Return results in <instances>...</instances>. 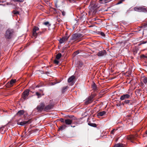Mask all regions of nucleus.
<instances>
[{"label":"nucleus","mask_w":147,"mask_h":147,"mask_svg":"<svg viewBox=\"0 0 147 147\" xmlns=\"http://www.w3.org/2000/svg\"><path fill=\"white\" fill-rule=\"evenodd\" d=\"M63 37L64 38L66 41H67L69 38V36H64Z\"/></svg>","instance_id":"nucleus-35"},{"label":"nucleus","mask_w":147,"mask_h":147,"mask_svg":"<svg viewBox=\"0 0 147 147\" xmlns=\"http://www.w3.org/2000/svg\"><path fill=\"white\" fill-rule=\"evenodd\" d=\"M67 117L70 118H72V120H76V117H74V115H68L67 116Z\"/></svg>","instance_id":"nucleus-27"},{"label":"nucleus","mask_w":147,"mask_h":147,"mask_svg":"<svg viewBox=\"0 0 147 147\" xmlns=\"http://www.w3.org/2000/svg\"><path fill=\"white\" fill-rule=\"evenodd\" d=\"M79 53V51L78 50L76 51H75L74 52V55H77Z\"/></svg>","instance_id":"nucleus-34"},{"label":"nucleus","mask_w":147,"mask_h":147,"mask_svg":"<svg viewBox=\"0 0 147 147\" xmlns=\"http://www.w3.org/2000/svg\"><path fill=\"white\" fill-rule=\"evenodd\" d=\"M7 5H11V3H7Z\"/></svg>","instance_id":"nucleus-48"},{"label":"nucleus","mask_w":147,"mask_h":147,"mask_svg":"<svg viewBox=\"0 0 147 147\" xmlns=\"http://www.w3.org/2000/svg\"><path fill=\"white\" fill-rule=\"evenodd\" d=\"M93 97L90 96L88 98H86L84 100V102L86 105H88L91 103L92 101V99Z\"/></svg>","instance_id":"nucleus-11"},{"label":"nucleus","mask_w":147,"mask_h":147,"mask_svg":"<svg viewBox=\"0 0 147 147\" xmlns=\"http://www.w3.org/2000/svg\"><path fill=\"white\" fill-rule=\"evenodd\" d=\"M68 1L70 3H74L76 2V1L74 0H68Z\"/></svg>","instance_id":"nucleus-39"},{"label":"nucleus","mask_w":147,"mask_h":147,"mask_svg":"<svg viewBox=\"0 0 147 147\" xmlns=\"http://www.w3.org/2000/svg\"><path fill=\"white\" fill-rule=\"evenodd\" d=\"M40 90V91H42V90Z\"/></svg>","instance_id":"nucleus-55"},{"label":"nucleus","mask_w":147,"mask_h":147,"mask_svg":"<svg viewBox=\"0 0 147 147\" xmlns=\"http://www.w3.org/2000/svg\"><path fill=\"white\" fill-rule=\"evenodd\" d=\"M106 53L107 52L105 50H103L99 51L97 53V55L98 57H102L105 56L106 55Z\"/></svg>","instance_id":"nucleus-10"},{"label":"nucleus","mask_w":147,"mask_h":147,"mask_svg":"<svg viewBox=\"0 0 147 147\" xmlns=\"http://www.w3.org/2000/svg\"><path fill=\"white\" fill-rule=\"evenodd\" d=\"M111 1V0H104L105 3Z\"/></svg>","instance_id":"nucleus-45"},{"label":"nucleus","mask_w":147,"mask_h":147,"mask_svg":"<svg viewBox=\"0 0 147 147\" xmlns=\"http://www.w3.org/2000/svg\"><path fill=\"white\" fill-rule=\"evenodd\" d=\"M106 112L105 111H103L98 113L97 114L98 116H102L106 114Z\"/></svg>","instance_id":"nucleus-21"},{"label":"nucleus","mask_w":147,"mask_h":147,"mask_svg":"<svg viewBox=\"0 0 147 147\" xmlns=\"http://www.w3.org/2000/svg\"><path fill=\"white\" fill-rule=\"evenodd\" d=\"M40 87V85H37V86H36V87H38V88H39V87Z\"/></svg>","instance_id":"nucleus-50"},{"label":"nucleus","mask_w":147,"mask_h":147,"mask_svg":"<svg viewBox=\"0 0 147 147\" xmlns=\"http://www.w3.org/2000/svg\"><path fill=\"white\" fill-rule=\"evenodd\" d=\"M100 0V1H102L103 0Z\"/></svg>","instance_id":"nucleus-56"},{"label":"nucleus","mask_w":147,"mask_h":147,"mask_svg":"<svg viewBox=\"0 0 147 147\" xmlns=\"http://www.w3.org/2000/svg\"><path fill=\"white\" fill-rule=\"evenodd\" d=\"M83 35L80 33H75L72 35L71 36V40L76 41L78 40L79 38L83 37Z\"/></svg>","instance_id":"nucleus-2"},{"label":"nucleus","mask_w":147,"mask_h":147,"mask_svg":"<svg viewBox=\"0 0 147 147\" xmlns=\"http://www.w3.org/2000/svg\"><path fill=\"white\" fill-rule=\"evenodd\" d=\"M29 90L27 89L23 92L22 97L24 100L28 98L27 97L29 94Z\"/></svg>","instance_id":"nucleus-7"},{"label":"nucleus","mask_w":147,"mask_h":147,"mask_svg":"<svg viewBox=\"0 0 147 147\" xmlns=\"http://www.w3.org/2000/svg\"><path fill=\"white\" fill-rule=\"evenodd\" d=\"M16 81V79H11L10 82H8L5 86L7 88H10L13 86Z\"/></svg>","instance_id":"nucleus-5"},{"label":"nucleus","mask_w":147,"mask_h":147,"mask_svg":"<svg viewBox=\"0 0 147 147\" xmlns=\"http://www.w3.org/2000/svg\"><path fill=\"white\" fill-rule=\"evenodd\" d=\"M52 85H55V84H53Z\"/></svg>","instance_id":"nucleus-57"},{"label":"nucleus","mask_w":147,"mask_h":147,"mask_svg":"<svg viewBox=\"0 0 147 147\" xmlns=\"http://www.w3.org/2000/svg\"><path fill=\"white\" fill-rule=\"evenodd\" d=\"M32 121V120L31 119H29L27 120L18 122V123H17V124L21 126H23L26 124H28L30 123Z\"/></svg>","instance_id":"nucleus-3"},{"label":"nucleus","mask_w":147,"mask_h":147,"mask_svg":"<svg viewBox=\"0 0 147 147\" xmlns=\"http://www.w3.org/2000/svg\"><path fill=\"white\" fill-rule=\"evenodd\" d=\"M92 87L93 89L94 90H96L97 89V86L94 82H93V84L92 85Z\"/></svg>","instance_id":"nucleus-22"},{"label":"nucleus","mask_w":147,"mask_h":147,"mask_svg":"<svg viewBox=\"0 0 147 147\" xmlns=\"http://www.w3.org/2000/svg\"><path fill=\"white\" fill-rule=\"evenodd\" d=\"M116 130H117L116 129H113L111 131V134H114L115 131H116Z\"/></svg>","instance_id":"nucleus-37"},{"label":"nucleus","mask_w":147,"mask_h":147,"mask_svg":"<svg viewBox=\"0 0 147 147\" xmlns=\"http://www.w3.org/2000/svg\"><path fill=\"white\" fill-rule=\"evenodd\" d=\"M143 34H144V32H143Z\"/></svg>","instance_id":"nucleus-59"},{"label":"nucleus","mask_w":147,"mask_h":147,"mask_svg":"<svg viewBox=\"0 0 147 147\" xmlns=\"http://www.w3.org/2000/svg\"><path fill=\"white\" fill-rule=\"evenodd\" d=\"M90 7L92 9H94L98 7L97 5L96 4H93L90 5Z\"/></svg>","instance_id":"nucleus-17"},{"label":"nucleus","mask_w":147,"mask_h":147,"mask_svg":"<svg viewBox=\"0 0 147 147\" xmlns=\"http://www.w3.org/2000/svg\"><path fill=\"white\" fill-rule=\"evenodd\" d=\"M72 120L67 119L65 120V123L66 125H71L72 123Z\"/></svg>","instance_id":"nucleus-15"},{"label":"nucleus","mask_w":147,"mask_h":147,"mask_svg":"<svg viewBox=\"0 0 147 147\" xmlns=\"http://www.w3.org/2000/svg\"><path fill=\"white\" fill-rule=\"evenodd\" d=\"M53 106L52 105H48L44 107V111H48L51 109L53 108Z\"/></svg>","instance_id":"nucleus-13"},{"label":"nucleus","mask_w":147,"mask_h":147,"mask_svg":"<svg viewBox=\"0 0 147 147\" xmlns=\"http://www.w3.org/2000/svg\"><path fill=\"white\" fill-rule=\"evenodd\" d=\"M1 129V128L0 127V130Z\"/></svg>","instance_id":"nucleus-58"},{"label":"nucleus","mask_w":147,"mask_h":147,"mask_svg":"<svg viewBox=\"0 0 147 147\" xmlns=\"http://www.w3.org/2000/svg\"><path fill=\"white\" fill-rule=\"evenodd\" d=\"M2 2L1 0H0V3H1Z\"/></svg>","instance_id":"nucleus-54"},{"label":"nucleus","mask_w":147,"mask_h":147,"mask_svg":"<svg viewBox=\"0 0 147 147\" xmlns=\"http://www.w3.org/2000/svg\"><path fill=\"white\" fill-rule=\"evenodd\" d=\"M13 29L9 28L8 29L6 32L5 35V38L7 39H11L13 35Z\"/></svg>","instance_id":"nucleus-1"},{"label":"nucleus","mask_w":147,"mask_h":147,"mask_svg":"<svg viewBox=\"0 0 147 147\" xmlns=\"http://www.w3.org/2000/svg\"><path fill=\"white\" fill-rule=\"evenodd\" d=\"M45 105L44 103H40V105H38L36 108L38 111L41 112L44 109Z\"/></svg>","instance_id":"nucleus-4"},{"label":"nucleus","mask_w":147,"mask_h":147,"mask_svg":"<svg viewBox=\"0 0 147 147\" xmlns=\"http://www.w3.org/2000/svg\"><path fill=\"white\" fill-rule=\"evenodd\" d=\"M125 0H119L118 2L116 4L117 5H118V4H119L121 3H122V2L124 1Z\"/></svg>","instance_id":"nucleus-33"},{"label":"nucleus","mask_w":147,"mask_h":147,"mask_svg":"<svg viewBox=\"0 0 147 147\" xmlns=\"http://www.w3.org/2000/svg\"><path fill=\"white\" fill-rule=\"evenodd\" d=\"M74 123L75 124H78V123L77 122H74Z\"/></svg>","instance_id":"nucleus-47"},{"label":"nucleus","mask_w":147,"mask_h":147,"mask_svg":"<svg viewBox=\"0 0 147 147\" xmlns=\"http://www.w3.org/2000/svg\"><path fill=\"white\" fill-rule=\"evenodd\" d=\"M59 121H61V122L65 123V120H64V119L63 118H61L59 119Z\"/></svg>","instance_id":"nucleus-41"},{"label":"nucleus","mask_w":147,"mask_h":147,"mask_svg":"<svg viewBox=\"0 0 147 147\" xmlns=\"http://www.w3.org/2000/svg\"><path fill=\"white\" fill-rule=\"evenodd\" d=\"M130 98V95L128 94H123L121 95L120 97V100H126L127 99Z\"/></svg>","instance_id":"nucleus-9"},{"label":"nucleus","mask_w":147,"mask_h":147,"mask_svg":"<svg viewBox=\"0 0 147 147\" xmlns=\"http://www.w3.org/2000/svg\"><path fill=\"white\" fill-rule=\"evenodd\" d=\"M88 124L89 125L94 127H96L97 126V125L96 124L92 123L90 122L89 121L88 122Z\"/></svg>","instance_id":"nucleus-19"},{"label":"nucleus","mask_w":147,"mask_h":147,"mask_svg":"<svg viewBox=\"0 0 147 147\" xmlns=\"http://www.w3.org/2000/svg\"><path fill=\"white\" fill-rule=\"evenodd\" d=\"M62 56L61 53H58L56 56V59H59Z\"/></svg>","instance_id":"nucleus-26"},{"label":"nucleus","mask_w":147,"mask_h":147,"mask_svg":"<svg viewBox=\"0 0 147 147\" xmlns=\"http://www.w3.org/2000/svg\"><path fill=\"white\" fill-rule=\"evenodd\" d=\"M36 95L37 96L38 98H39L42 96L41 94L38 92H36Z\"/></svg>","instance_id":"nucleus-29"},{"label":"nucleus","mask_w":147,"mask_h":147,"mask_svg":"<svg viewBox=\"0 0 147 147\" xmlns=\"http://www.w3.org/2000/svg\"><path fill=\"white\" fill-rule=\"evenodd\" d=\"M74 78V76H72L68 79V82L69 83H71V84H69L70 85H73L74 84V82L73 81V80Z\"/></svg>","instance_id":"nucleus-12"},{"label":"nucleus","mask_w":147,"mask_h":147,"mask_svg":"<svg viewBox=\"0 0 147 147\" xmlns=\"http://www.w3.org/2000/svg\"><path fill=\"white\" fill-rule=\"evenodd\" d=\"M71 126L72 127H75V126H73L72 125H71Z\"/></svg>","instance_id":"nucleus-51"},{"label":"nucleus","mask_w":147,"mask_h":147,"mask_svg":"<svg viewBox=\"0 0 147 147\" xmlns=\"http://www.w3.org/2000/svg\"><path fill=\"white\" fill-rule=\"evenodd\" d=\"M1 88H0V89H1Z\"/></svg>","instance_id":"nucleus-60"},{"label":"nucleus","mask_w":147,"mask_h":147,"mask_svg":"<svg viewBox=\"0 0 147 147\" xmlns=\"http://www.w3.org/2000/svg\"><path fill=\"white\" fill-rule=\"evenodd\" d=\"M68 88H69V87L68 86L63 87L62 89V90H61L62 92L63 93H64L65 91H66V89H68Z\"/></svg>","instance_id":"nucleus-20"},{"label":"nucleus","mask_w":147,"mask_h":147,"mask_svg":"<svg viewBox=\"0 0 147 147\" xmlns=\"http://www.w3.org/2000/svg\"><path fill=\"white\" fill-rule=\"evenodd\" d=\"M54 63L55 64L58 65L59 63V61L57 60H54Z\"/></svg>","instance_id":"nucleus-40"},{"label":"nucleus","mask_w":147,"mask_h":147,"mask_svg":"<svg viewBox=\"0 0 147 147\" xmlns=\"http://www.w3.org/2000/svg\"><path fill=\"white\" fill-rule=\"evenodd\" d=\"M46 74L47 75H48V74H49V72H48L47 71V72H46Z\"/></svg>","instance_id":"nucleus-49"},{"label":"nucleus","mask_w":147,"mask_h":147,"mask_svg":"<svg viewBox=\"0 0 147 147\" xmlns=\"http://www.w3.org/2000/svg\"><path fill=\"white\" fill-rule=\"evenodd\" d=\"M24 0H11V1L14 2H22L24 1Z\"/></svg>","instance_id":"nucleus-30"},{"label":"nucleus","mask_w":147,"mask_h":147,"mask_svg":"<svg viewBox=\"0 0 147 147\" xmlns=\"http://www.w3.org/2000/svg\"><path fill=\"white\" fill-rule=\"evenodd\" d=\"M134 10L135 11L139 12H145L146 11V9L143 7H135L134 8Z\"/></svg>","instance_id":"nucleus-6"},{"label":"nucleus","mask_w":147,"mask_h":147,"mask_svg":"<svg viewBox=\"0 0 147 147\" xmlns=\"http://www.w3.org/2000/svg\"><path fill=\"white\" fill-rule=\"evenodd\" d=\"M83 65V63L81 61H79L78 63V67H81Z\"/></svg>","instance_id":"nucleus-23"},{"label":"nucleus","mask_w":147,"mask_h":147,"mask_svg":"<svg viewBox=\"0 0 147 147\" xmlns=\"http://www.w3.org/2000/svg\"><path fill=\"white\" fill-rule=\"evenodd\" d=\"M24 113V110H20L18 111L17 113V115H18L21 116L23 115Z\"/></svg>","instance_id":"nucleus-16"},{"label":"nucleus","mask_w":147,"mask_h":147,"mask_svg":"<svg viewBox=\"0 0 147 147\" xmlns=\"http://www.w3.org/2000/svg\"><path fill=\"white\" fill-rule=\"evenodd\" d=\"M39 28L37 26H34L32 30V35L35 38L37 36L38 33L37 31L39 30Z\"/></svg>","instance_id":"nucleus-8"},{"label":"nucleus","mask_w":147,"mask_h":147,"mask_svg":"<svg viewBox=\"0 0 147 147\" xmlns=\"http://www.w3.org/2000/svg\"><path fill=\"white\" fill-rule=\"evenodd\" d=\"M66 41L64 39L63 37L61 38H60L59 40V43L61 44H62L63 43H64Z\"/></svg>","instance_id":"nucleus-25"},{"label":"nucleus","mask_w":147,"mask_h":147,"mask_svg":"<svg viewBox=\"0 0 147 147\" xmlns=\"http://www.w3.org/2000/svg\"><path fill=\"white\" fill-rule=\"evenodd\" d=\"M94 20H96V18H94Z\"/></svg>","instance_id":"nucleus-53"},{"label":"nucleus","mask_w":147,"mask_h":147,"mask_svg":"<svg viewBox=\"0 0 147 147\" xmlns=\"http://www.w3.org/2000/svg\"><path fill=\"white\" fill-rule=\"evenodd\" d=\"M114 147H123V145L122 144L118 143L115 144Z\"/></svg>","instance_id":"nucleus-24"},{"label":"nucleus","mask_w":147,"mask_h":147,"mask_svg":"<svg viewBox=\"0 0 147 147\" xmlns=\"http://www.w3.org/2000/svg\"><path fill=\"white\" fill-rule=\"evenodd\" d=\"M57 2H58V0H56V1H55V7L57 8L58 7L57 6ZM58 7H59V6H58Z\"/></svg>","instance_id":"nucleus-43"},{"label":"nucleus","mask_w":147,"mask_h":147,"mask_svg":"<svg viewBox=\"0 0 147 147\" xmlns=\"http://www.w3.org/2000/svg\"><path fill=\"white\" fill-rule=\"evenodd\" d=\"M65 127H66V126L65 125L61 126L60 127H59V129L60 130H63L64 129H65Z\"/></svg>","instance_id":"nucleus-31"},{"label":"nucleus","mask_w":147,"mask_h":147,"mask_svg":"<svg viewBox=\"0 0 147 147\" xmlns=\"http://www.w3.org/2000/svg\"><path fill=\"white\" fill-rule=\"evenodd\" d=\"M146 134H147V130L146 131Z\"/></svg>","instance_id":"nucleus-52"},{"label":"nucleus","mask_w":147,"mask_h":147,"mask_svg":"<svg viewBox=\"0 0 147 147\" xmlns=\"http://www.w3.org/2000/svg\"><path fill=\"white\" fill-rule=\"evenodd\" d=\"M134 102L131 100H126L124 101L123 104H126L129 105H133Z\"/></svg>","instance_id":"nucleus-14"},{"label":"nucleus","mask_w":147,"mask_h":147,"mask_svg":"<svg viewBox=\"0 0 147 147\" xmlns=\"http://www.w3.org/2000/svg\"><path fill=\"white\" fill-rule=\"evenodd\" d=\"M143 82L145 84H147V77H143L142 78Z\"/></svg>","instance_id":"nucleus-18"},{"label":"nucleus","mask_w":147,"mask_h":147,"mask_svg":"<svg viewBox=\"0 0 147 147\" xmlns=\"http://www.w3.org/2000/svg\"><path fill=\"white\" fill-rule=\"evenodd\" d=\"M61 11L62 13V15L63 16H65V12L64 11L61 10Z\"/></svg>","instance_id":"nucleus-38"},{"label":"nucleus","mask_w":147,"mask_h":147,"mask_svg":"<svg viewBox=\"0 0 147 147\" xmlns=\"http://www.w3.org/2000/svg\"><path fill=\"white\" fill-rule=\"evenodd\" d=\"M13 14L15 15H16L17 14H18L19 13V12L18 11H13Z\"/></svg>","instance_id":"nucleus-36"},{"label":"nucleus","mask_w":147,"mask_h":147,"mask_svg":"<svg viewBox=\"0 0 147 147\" xmlns=\"http://www.w3.org/2000/svg\"><path fill=\"white\" fill-rule=\"evenodd\" d=\"M65 3V1H64V0H63L62 2V5H63Z\"/></svg>","instance_id":"nucleus-46"},{"label":"nucleus","mask_w":147,"mask_h":147,"mask_svg":"<svg viewBox=\"0 0 147 147\" xmlns=\"http://www.w3.org/2000/svg\"><path fill=\"white\" fill-rule=\"evenodd\" d=\"M98 34H100L101 35L103 36H105V34L104 32L101 31H99L98 32Z\"/></svg>","instance_id":"nucleus-32"},{"label":"nucleus","mask_w":147,"mask_h":147,"mask_svg":"<svg viewBox=\"0 0 147 147\" xmlns=\"http://www.w3.org/2000/svg\"><path fill=\"white\" fill-rule=\"evenodd\" d=\"M22 119L21 118H20L18 119L17 120V123H18V122H20L21 121H22Z\"/></svg>","instance_id":"nucleus-42"},{"label":"nucleus","mask_w":147,"mask_h":147,"mask_svg":"<svg viewBox=\"0 0 147 147\" xmlns=\"http://www.w3.org/2000/svg\"><path fill=\"white\" fill-rule=\"evenodd\" d=\"M43 24L46 25L48 27H49L51 26V24H50L48 22H44L43 23Z\"/></svg>","instance_id":"nucleus-28"},{"label":"nucleus","mask_w":147,"mask_h":147,"mask_svg":"<svg viewBox=\"0 0 147 147\" xmlns=\"http://www.w3.org/2000/svg\"><path fill=\"white\" fill-rule=\"evenodd\" d=\"M141 57L142 58H147V57L145 56L144 55H142Z\"/></svg>","instance_id":"nucleus-44"}]
</instances>
